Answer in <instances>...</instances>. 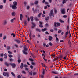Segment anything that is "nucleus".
Listing matches in <instances>:
<instances>
[{"label":"nucleus","instance_id":"nucleus-6","mask_svg":"<svg viewBox=\"0 0 78 78\" xmlns=\"http://www.w3.org/2000/svg\"><path fill=\"white\" fill-rule=\"evenodd\" d=\"M53 10L51 9L50 11V13L49 14L50 16H51L53 15Z\"/></svg>","mask_w":78,"mask_h":78},{"label":"nucleus","instance_id":"nucleus-25","mask_svg":"<svg viewBox=\"0 0 78 78\" xmlns=\"http://www.w3.org/2000/svg\"><path fill=\"white\" fill-rule=\"evenodd\" d=\"M11 36H13V37H15V36H16V35L14 33H12L11 34Z\"/></svg>","mask_w":78,"mask_h":78},{"label":"nucleus","instance_id":"nucleus-22","mask_svg":"<svg viewBox=\"0 0 78 78\" xmlns=\"http://www.w3.org/2000/svg\"><path fill=\"white\" fill-rule=\"evenodd\" d=\"M45 20H49V17L47 16V17H45Z\"/></svg>","mask_w":78,"mask_h":78},{"label":"nucleus","instance_id":"nucleus-42","mask_svg":"<svg viewBox=\"0 0 78 78\" xmlns=\"http://www.w3.org/2000/svg\"><path fill=\"white\" fill-rule=\"evenodd\" d=\"M62 32V30H59V31H58V33H61Z\"/></svg>","mask_w":78,"mask_h":78},{"label":"nucleus","instance_id":"nucleus-50","mask_svg":"<svg viewBox=\"0 0 78 78\" xmlns=\"http://www.w3.org/2000/svg\"><path fill=\"white\" fill-rule=\"evenodd\" d=\"M36 72H33V75H36Z\"/></svg>","mask_w":78,"mask_h":78},{"label":"nucleus","instance_id":"nucleus-40","mask_svg":"<svg viewBox=\"0 0 78 78\" xmlns=\"http://www.w3.org/2000/svg\"><path fill=\"white\" fill-rule=\"evenodd\" d=\"M62 3V4H64V3H66V0H63Z\"/></svg>","mask_w":78,"mask_h":78},{"label":"nucleus","instance_id":"nucleus-45","mask_svg":"<svg viewBox=\"0 0 78 78\" xmlns=\"http://www.w3.org/2000/svg\"><path fill=\"white\" fill-rule=\"evenodd\" d=\"M56 25H57V23H56V22H55L54 23V26L55 27H56Z\"/></svg>","mask_w":78,"mask_h":78},{"label":"nucleus","instance_id":"nucleus-63","mask_svg":"<svg viewBox=\"0 0 78 78\" xmlns=\"http://www.w3.org/2000/svg\"><path fill=\"white\" fill-rule=\"evenodd\" d=\"M27 21L28 22H30V18H29V17H27Z\"/></svg>","mask_w":78,"mask_h":78},{"label":"nucleus","instance_id":"nucleus-1","mask_svg":"<svg viewBox=\"0 0 78 78\" xmlns=\"http://www.w3.org/2000/svg\"><path fill=\"white\" fill-rule=\"evenodd\" d=\"M28 50V48H27V47L24 46V50L23 51V52L24 55H27L28 53L27 52V51Z\"/></svg>","mask_w":78,"mask_h":78},{"label":"nucleus","instance_id":"nucleus-19","mask_svg":"<svg viewBox=\"0 0 78 78\" xmlns=\"http://www.w3.org/2000/svg\"><path fill=\"white\" fill-rule=\"evenodd\" d=\"M59 21L60 22V23H64V21L62 20L61 19H60L59 20Z\"/></svg>","mask_w":78,"mask_h":78},{"label":"nucleus","instance_id":"nucleus-54","mask_svg":"<svg viewBox=\"0 0 78 78\" xmlns=\"http://www.w3.org/2000/svg\"><path fill=\"white\" fill-rule=\"evenodd\" d=\"M34 67L32 66V65H31L30 66V68H31V69H33Z\"/></svg>","mask_w":78,"mask_h":78},{"label":"nucleus","instance_id":"nucleus-24","mask_svg":"<svg viewBox=\"0 0 78 78\" xmlns=\"http://www.w3.org/2000/svg\"><path fill=\"white\" fill-rule=\"evenodd\" d=\"M60 25H61V23H57L56 27H59Z\"/></svg>","mask_w":78,"mask_h":78},{"label":"nucleus","instance_id":"nucleus-52","mask_svg":"<svg viewBox=\"0 0 78 78\" xmlns=\"http://www.w3.org/2000/svg\"><path fill=\"white\" fill-rule=\"evenodd\" d=\"M32 65H35V63L34 62H31Z\"/></svg>","mask_w":78,"mask_h":78},{"label":"nucleus","instance_id":"nucleus-23","mask_svg":"<svg viewBox=\"0 0 78 78\" xmlns=\"http://www.w3.org/2000/svg\"><path fill=\"white\" fill-rule=\"evenodd\" d=\"M46 30H47V28H45L44 29H42V31L43 32H44V31H45Z\"/></svg>","mask_w":78,"mask_h":78},{"label":"nucleus","instance_id":"nucleus-59","mask_svg":"<svg viewBox=\"0 0 78 78\" xmlns=\"http://www.w3.org/2000/svg\"><path fill=\"white\" fill-rule=\"evenodd\" d=\"M9 56L10 58H11V57H12V55H9Z\"/></svg>","mask_w":78,"mask_h":78},{"label":"nucleus","instance_id":"nucleus-8","mask_svg":"<svg viewBox=\"0 0 78 78\" xmlns=\"http://www.w3.org/2000/svg\"><path fill=\"white\" fill-rule=\"evenodd\" d=\"M39 23H40V24H41L39 25L40 27H41V28H42V27H43V26H42V22L41 21H39Z\"/></svg>","mask_w":78,"mask_h":78},{"label":"nucleus","instance_id":"nucleus-10","mask_svg":"<svg viewBox=\"0 0 78 78\" xmlns=\"http://www.w3.org/2000/svg\"><path fill=\"white\" fill-rule=\"evenodd\" d=\"M7 23H8V22H7V20H5L4 21V22L3 23V25H6Z\"/></svg>","mask_w":78,"mask_h":78},{"label":"nucleus","instance_id":"nucleus-51","mask_svg":"<svg viewBox=\"0 0 78 78\" xmlns=\"http://www.w3.org/2000/svg\"><path fill=\"white\" fill-rule=\"evenodd\" d=\"M29 60H30V61H34V60H33V59L30 58L29 59Z\"/></svg>","mask_w":78,"mask_h":78},{"label":"nucleus","instance_id":"nucleus-17","mask_svg":"<svg viewBox=\"0 0 78 78\" xmlns=\"http://www.w3.org/2000/svg\"><path fill=\"white\" fill-rule=\"evenodd\" d=\"M11 74H12V76H14V77H16V75H15V74L14 73H13V72H12L11 73Z\"/></svg>","mask_w":78,"mask_h":78},{"label":"nucleus","instance_id":"nucleus-3","mask_svg":"<svg viewBox=\"0 0 78 78\" xmlns=\"http://www.w3.org/2000/svg\"><path fill=\"white\" fill-rule=\"evenodd\" d=\"M10 7H12V9H17V7H16V5H10Z\"/></svg>","mask_w":78,"mask_h":78},{"label":"nucleus","instance_id":"nucleus-46","mask_svg":"<svg viewBox=\"0 0 78 78\" xmlns=\"http://www.w3.org/2000/svg\"><path fill=\"white\" fill-rule=\"evenodd\" d=\"M3 39L4 40L6 39V36H4L3 37Z\"/></svg>","mask_w":78,"mask_h":78},{"label":"nucleus","instance_id":"nucleus-39","mask_svg":"<svg viewBox=\"0 0 78 78\" xmlns=\"http://www.w3.org/2000/svg\"><path fill=\"white\" fill-rule=\"evenodd\" d=\"M48 44L50 46H52V45H53V44H52L51 42L49 43Z\"/></svg>","mask_w":78,"mask_h":78},{"label":"nucleus","instance_id":"nucleus-36","mask_svg":"<svg viewBox=\"0 0 78 78\" xmlns=\"http://www.w3.org/2000/svg\"><path fill=\"white\" fill-rule=\"evenodd\" d=\"M39 3V2H38L37 1H35V2H34V4H35V5H37V3Z\"/></svg>","mask_w":78,"mask_h":78},{"label":"nucleus","instance_id":"nucleus-12","mask_svg":"<svg viewBox=\"0 0 78 78\" xmlns=\"http://www.w3.org/2000/svg\"><path fill=\"white\" fill-rule=\"evenodd\" d=\"M23 17V16L22 15V14H20V20L21 21L22 20V18Z\"/></svg>","mask_w":78,"mask_h":78},{"label":"nucleus","instance_id":"nucleus-48","mask_svg":"<svg viewBox=\"0 0 78 78\" xmlns=\"http://www.w3.org/2000/svg\"><path fill=\"white\" fill-rule=\"evenodd\" d=\"M14 61V59L12 58H11L10 59V62H12V61Z\"/></svg>","mask_w":78,"mask_h":78},{"label":"nucleus","instance_id":"nucleus-41","mask_svg":"<svg viewBox=\"0 0 78 78\" xmlns=\"http://www.w3.org/2000/svg\"><path fill=\"white\" fill-rule=\"evenodd\" d=\"M69 31L66 32L65 34L66 36H67V35H68V34H69Z\"/></svg>","mask_w":78,"mask_h":78},{"label":"nucleus","instance_id":"nucleus-34","mask_svg":"<svg viewBox=\"0 0 78 78\" xmlns=\"http://www.w3.org/2000/svg\"><path fill=\"white\" fill-rule=\"evenodd\" d=\"M7 50H10V49H11V48L9 46H8L7 47Z\"/></svg>","mask_w":78,"mask_h":78},{"label":"nucleus","instance_id":"nucleus-60","mask_svg":"<svg viewBox=\"0 0 78 78\" xmlns=\"http://www.w3.org/2000/svg\"><path fill=\"white\" fill-rule=\"evenodd\" d=\"M17 77L18 78H21V76H20V75H18L17 76Z\"/></svg>","mask_w":78,"mask_h":78},{"label":"nucleus","instance_id":"nucleus-21","mask_svg":"<svg viewBox=\"0 0 78 78\" xmlns=\"http://www.w3.org/2000/svg\"><path fill=\"white\" fill-rule=\"evenodd\" d=\"M53 39V37L51 36H49V41H51L52 40V39Z\"/></svg>","mask_w":78,"mask_h":78},{"label":"nucleus","instance_id":"nucleus-27","mask_svg":"<svg viewBox=\"0 0 78 78\" xmlns=\"http://www.w3.org/2000/svg\"><path fill=\"white\" fill-rule=\"evenodd\" d=\"M45 73V69H43V72H42L43 75H44Z\"/></svg>","mask_w":78,"mask_h":78},{"label":"nucleus","instance_id":"nucleus-15","mask_svg":"<svg viewBox=\"0 0 78 78\" xmlns=\"http://www.w3.org/2000/svg\"><path fill=\"white\" fill-rule=\"evenodd\" d=\"M20 67L22 69H23V63H21V65L20 66Z\"/></svg>","mask_w":78,"mask_h":78},{"label":"nucleus","instance_id":"nucleus-35","mask_svg":"<svg viewBox=\"0 0 78 78\" xmlns=\"http://www.w3.org/2000/svg\"><path fill=\"white\" fill-rule=\"evenodd\" d=\"M6 76L7 77H9V73L8 72L7 73Z\"/></svg>","mask_w":78,"mask_h":78},{"label":"nucleus","instance_id":"nucleus-43","mask_svg":"<svg viewBox=\"0 0 78 78\" xmlns=\"http://www.w3.org/2000/svg\"><path fill=\"white\" fill-rule=\"evenodd\" d=\"M19 63H20V62H21V60H20V59L19 58L18 59V61H17Z\"/></svg>","mask_w":78,"mask_h":78},{"label":"nucleus","instance_id":"nucleus-53","mask_svg":"<svg viewBox=\"0 0 78 78\" xmlns=\"http://www.w3.org/2000/svg\"><path fill=\"white\" fill-rule=\"evenodd\" d=\"M27 9H29L30 8V6L29 5H27Z\"/></svg>","mask_w":78,"mask_h":78},{"label":"nucleus","instance_id":"nucleus-64","mask_svg":"<svg viewBox=\"0 0 78 78\" xmlns=\"http://www.w3.org/2000/svg\"><path fill=\"white\" fill-rule=\"evenodd\" d=\"M2 33L0 34V37H2Z\"/></svg>","mask_w":78,"mask_h":78},{"label":"nucleus","instance_id":"nucleus-37","mask_svg":"<svg viewBox=\"0 0 78 78\" xmlns=\"http://www.w3.org/2000/svg\"><path fill=\"white\" fill-rule=\"evenodd\" d=\"M63 18H67V16L66 15H63Z\"/></svg>","mask_w":78,"mask_h":78},{"label":"nucleus","instance_id":"nucleus-20","mask_svg":"<svg viewBox=\"0 0 78 78\" xmlns=\"http://www.w3.org/2000/svg\"><path fill=\"white\" fill-rule=\"evenodd\" d=\"M7 74V72H5L4 73H3V75L5 76H6Z\"/></svg>","mask_w":78,"mask_h":78},{"label":"nucleus","instance_id":"nucleus-2","mask_svg":"<svg viewBox=\"0 0 78 78\" xmlns=\"http://www.w3.org/2000/svg\"><path fill=\"white\" fill-rule=\"evenodd\" d=\"M61 11L62 14H66V11H65V8L62 9L61 10Z\"/></svg>","mask_w":78,"mask_h":78},{"label":"nucleus","instance_id":"nucleus-49","mask_svg":"<svg viewBox=\"0 0 78 78\" xmlns=\"http://www.w3.org/2000/svg\"><path fill=\"white\" fill-rule=\"evenodd\" d=\"M33 16H32L31 17V21L32 22H33V20H34L33 19Z\"/></svg>","mask_w":78,"mask_h":78},{"label":"nucleus","instance_id":"nucleus-58","mask_svg":"<svg viewBox=\"0 0 78 78\" xmlns=\"http://www.w3.org/2000/svg\"><path fill=\"white\" fill-rule=\"evenodd\" d=\"M43 45L44 47H45V46H46V44L45 43H43Z\"/></svg>","mask_w":78,"mask_h":78},{"label":"nucleus","instance_id":"nucleus-33","mask_svg":"<svg viewBox=\"0 0 78 78\" xmlns=\"http://www.w3.org/2000/svg\"><path fill=\"white\" fill-rule=\"evenodd\" d=\"M3 5H0V9H3Z\"/></svg>","mask_w":78,"mask_h":78},{"label":"nucleus","instance_id":"nucleus-7","mask_svg":"<svg viewBox=\"0 0 78 78\" xmlns=\"http://www.w3.org/2000/svg\"><path fill=\"white\" fill-rule=\"evenodd\" d=\"M15 42H17L18 44H20V41L17 39H15Z\"/></svg>","mask_w":78,"mask_h":78},{"label":"nucleus","instance_id":"nucleus-62","mask_svg":"<svg viewBox=\"0 0 78 78\" xmlns=\"http://www.w3.org/2000/svg\"><path fill=\"white\" fill-rule=\"evenodd\" d=\"M53 29H51L50 30V31H51V32H52V33H53Z\"/></svg>","mask_w":78,"mask_h":78},{"label":"nucleus","instance_id":"nucleus-16","mask_svg":"<svg viewBox=\"0 0 78 78\" xmlns=\"http://www.w3.org/2000/svg\"><path fill=\"white\" fill-rule=\"evenodd\" d=\"M13 4L14 5V6H17V3L16 2H13Z\"/></svg>","mask_w":78,"mask_h":78},{"label":"nucleus","instance_id":"nucleus-32","mask_svg":"<svg viewBox=\"0 0 78 78\" xmlns=\"http://www.w3.org/2000/svg\"><path fill=\"white\" fill-rule=\"evenodd\" d=\"M22 73H23V74H27V73H26V72H25V71L24 70H23L22 71Z\"/></svg>","mask_w":78,"mask_h":78},{"label":"nucleus","instance_id":"nucleus-11","mask_svg":"<svg viewBox=\"0 0 78 78\" xmlns=\"http://www.w3.org/2000/svg\"><path fill=\"white\" fill-rule=\"evenodd\" d=\"M5 65L7 66V67H9V65H11V63H8V62H6L5 63Z\"/></svg>","mask_w":78,"mask_h":78},{"label":"nucleus","instance_id":"nucleus-44","mask_svg":"<svg viewBox=\"0 0 78 78\" xmlns=\"http://www.w3.org/2000/svg\"><path fill=\"white\" fill-rule=\"evenodd\" d=\"M25 70H26L27 71H28L29 70V69L27 68L26 67L25 69Z\"/></svg>","mask_w":78,"mask_h":78},{"label":"nucleus","instance_id":"nucleus-29","mask_svg":"<svg viewBox=\"0 0 78 78\" xmlns=\"http://www.w3.org/2000/svg\"><path fill=\"white\" fill-rule=\"evenodd\" d=\"M52 73H54V74H58V72L56 71H52Z\"/></svg>","mask_w":78,"mask_h":78},{"label":"nucleus","instance_id":"nucleus-9","mask_svg":"<svg viewBox=\"0 0 78 78\" xmlns=\"http://www.w3.org/2000/svg\"><path fill=\"white\" fill-rule=\"evenodd\" d=\"M16 20V18H14L13 19L10 20L11 23H13L14 21Z\"/></svg>","mask_w":78,"mask_h":78},{"label":"nucleus","instance_id":"nucleus-61","mask_svg":"<svg viewBox=\"0 0 78 78\" xmlns=\"http://www.w3.org/2000/svg\"><path fill=\"white\" fill-rule=\"evenodd\" d=\"M27 3L26 2H24V5H27Z\"/></svg>","mask_w":78,"mask_h":78},{"label":"nucleus","instance_id":"nucleus-38","mask_svg":"<svg viewBox=\"0 0 78 78\" xmlns=\"http://www.w3.org/2000/svg\"><path fill=\"white\" fill-rule=\"evenodd\" d=\"M69 27L68 26H67L66 30H67V31H69Z\"/></svg>","mask_w":78,"mask_h":78},{"label":"nucleus","instance_id":"nucleus-4","mask_svg":"<svg viewBox=\"0 0 78 78\" xmlns=\"http://www.w3.org/2000/svg\"><path fill=\"white\" fill-rule=\"evenodd\" d=\"M10 65L11 66L12 68H13L14 69L15 68H16V65L14 63H11Z\"/></svg>","mask_w":78,"mask_h":78},{"label":"nucleus","instance_id":"nucleus-55","mask_svg":"<svg viewBox=\"0 0 78 78\" xmlns=\"http://www.w3.org/2000/svg\"><path fill=\"white\" fill-rule=\"evenodd\" d=\"M8 53H9V54H12V52H11V51H8Z\"/></svg>","mask_w":78,"mask_h":78},{"label":"nucleus","instance_id":"nucleus-57","mask_svg":"<svg viewBox=\"0 0 78 78\" xmlns=\"http://www.w3.org/2000/svg\"><path fill=\"white\" fill-rule=\"evenodd\" d=\"M6 0H3V2L4 3H6Z\"/></svg>","mask_w":78,"mask_h":78},{"label":"nucleus","instance_id":"nucleus-5","mask_svg":"<svg viewBox=\"0 0 78 78\" xmlns=\"http://www.w3.org/2000/svg\"><path fill=\"white\" fill-rule=\"evenodd\" d=\"M32 26H31V28L32 29H33L34 28H35V27H36V24L34 23H32Z\"/></svg>","mask_w":78,"mask_h":78},{"label":"nucleus","instance_id":"nucleus-18","mask_svg":"<svg viewBox=\"0 0 78 78\" xmlns=\"http://www.w3.org/2000/svg\"><path fill=\"white\" fill-rule=\"evenodd\" d=\"M41 15H42V13H39L38 14V16H37L39 18V17H41Z\"/></svg>","mask_w":78,"mask_h":78},{"label":"nucleus","instance_id":"nucleus-26","mask_svg":"<svg viewBox=\"0 0 78 78\" xmlns=\"http://www.w3.org/2000/svg\"><path fill=\"white\" fill-rule=\"evenodd\" d=\"M34 20H36V21H39V19H38V18H37V17H35L34 18Z\"/></svg>","mask_w":78,"mask_h":78},{"label":"nucleus","instance_id":"nucleus-28","mask_svg":"<svg viewBox=\"0 0 78 78\" xmlns=\"http://www.w3.org/2000/svg\"><path fill=\"white\" fill-rule=\"evenodd\" d=\"M56 41L57 42H59V39H58V38L57 37H56Z\"/></svg>","mask_w":78,"mask_h":78},{"label":"nucleus","instance_id":"nucleus-47","mask_svg":"<svg viewBox=\"0 0 78 78\" xmlns=\"http://www.w3.org/2000/svg\"><path fill=\"white\" fill-rule=\"evenodd\" d=\"M29 36L30 37V38H31V32H30L29 34Z\"/></svg>","mask_w":78,"mask_h":78},{"label":"nucleus","instance_id":"nucleus-31","mask_svg":"<svg viewBox=\"0 0 78 78\" xmlns=\"http://www.w3.org/2000/svg\"><path fill=\"white\" fill-rule=\"evenodd\" d=\"M4 58H7V54L6 53H5L4 55Z\"/></svg>","mask_w":78,"mask_h":78},{"label":"nucleus","instance_id":"nucleus-30","mask_svg":"<svg viewBox=\"0 0 78 78\" xmlns=\"http://www.w3.org/2000/svg\"><path fill=\"white\" fill-rule=\"evenodd\" d=\"M24 25L25 26L27 25V21H25L24 22Z\"/></svg>","mask_w":78,"mask_h":78},{"label":"nucleus","instance_id":"nucleus-13","mask_svg":"<svg viewBox=\"0 0 78 78\" xmlns=\"http://www.w3.org/2000/svg\"><path fill=\"white\" fill-rule=\"evenodd\" d=\"M35 30L37 31H39V32H41V30H40V29H38V28H36L35 29Z\"/></svg>","mask_w":78,"mask_h":78},{"label":"nucleus","instance_id":"nucleus-14","mask_svg":"<svg viewBox=\"0 0 78 78\" xmlns=\"http://www.w3.org/2000/svg\"><path fill=\"white\" fill-rule=\"evenodd\" d=\"M12 16H15V15H16V13L14 12H12Z\"/></svg>","mask_w":78,"mask_h":78},{"label":"nucleus","instance_id":"nucleus-56","mask_svg":"<svg viewBox=\"0 0 78 78\" xmlns=\"http://www.w3.org/2000/svg\"><path fill=\"white\" fill-rule=\"evenodd\" d=\"M54 12L55 14H56V12H57V10L56 9H55Z\"/></svg>","mask_w":78,"mask_h":78}]
</instances>
